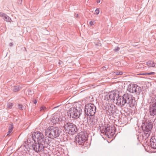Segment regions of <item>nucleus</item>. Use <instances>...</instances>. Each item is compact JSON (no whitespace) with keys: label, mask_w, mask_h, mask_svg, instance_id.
<instances>
[{"label":"nucleus","mask_w":156,"mask_h":156,"mask_svg":"<svg viewBox=\"0 0 156 156\" xmlns=\"http://www.w3.org/2000/svg\"><path fill=\"white\" fill-rule=\"evenodd\" d=\"M13 129V126L12 125L10 124L9 125V131L8 132V134L7 135H9L11 133Z\"/></svg>","instance_id":"obj_19"},{"label":"nucleus","mask_w":156,"mask_h":156,"mask_svg":"<svg viewBox=\"0 0 156 156\" xmlns=\"http://www.w3.org/2000/svg\"><path fill=\"white\" fill-rule=\"evenodd\" d=\"M32 147L33 149L36 152L41 151L44 148V147L42 144L37 143L33 144Z\"/></svg>","instance_id":"obj_11"},{"label":"nucleus","mask_w":156,"mask_h":156,"mask_svg":"<svg viewBox=\"0 0 156 156\" xmlns=\"http://www.w3.org/2000/svg\"><path fill=\"white\" fill-rule=\"evenodd\" d=\"M155 73L154 72H152L151 73H147V75H154Z\"/></svg>","instance_id":"obj_27"},{"label":"nucleus","mask_w":156,"mask_h":156,"mask_svg":"<svg viewBox=\"0 0 156 156\" xmlns=\"http://www.w3.org/2000/svg\"><path fill=\"white\" fill-rule=\"evenodd\" d=\"M137 87L135 84H130L128 86L127 90L130 93H133L136 92Z\"/></svg>","instance_id":"obj_13"},{"label":"nucleus","mask_w":156,"mask_h":156,"mask_svg":"<svg viewBox=\"0 0 156 156\" xmlns=\"http://www.w3.org/2000/svg\"><path fill=\"white\" fill-rule=\"evenodd\" d=\"M115 128L113 126H108L105 128V134L108 137L112 136L115 134Z\"/></svg>","instance_id":"obj_9"},{"label":"nucleus","mask_w":156,"mask_h":156,"mask_svg":"<svg viewBox=\"0 0 156 156\" xmlns=\"http://www.w3.org/2000/svg\"><path fill=\"white\" fill-rule=\"evenodd\" d=\"M119 91L115 90L107 94L105 96L104 100L108 102L112 101L113 102L115 98L119 97Z\"/></svg>","instance_id":"obj_3"},{"label":"nucleus","mask_w":156,"mask_h":156,"mask_svg":"<svg viewBox=\"0 0 156 156\" xmlns=\"http://www.w3.org/2000/svg\"><path fill=\"white\" fill-rule=\"evenodd\" d=\"M153 127V124L151 122H145L142 126L143 130L147 132L151 131Z\"/></svg>","instance_id":"obj_10"},{"label":"nucleus","mask_w":156,"mask_h":156,"mask_svg":"<svg viewBox=\"0 0 156 156\" xmlns=\"http://www.w3.org/2000/svg\"><path fill=\"white\" fill-rule=\"evenodd\" d=\"M22 88V87L21 85L15 86L13 88V91L14 92L18 91Z\"/></svg>","instance_id":"obj_16"},{"label":"nucleus","mask_w":156,"mask_h":156,"mask_svg":"<svg viewBox=\"0 0 156 156\" xmlns=\"http://www.w3.org/2000/svg\"><path fill=\"white\" fill-rule=\"evenodd\" d=\"M45 108H46L45 107H42L41 108L40 110L41 111H44Z\"/></svg>","instance_id":"obj_26"},{"label":"nucleus","mask_w":156,"mask_h":156,"mask_svg":"<svg viewBox=\"0 0 156 156\" xmlns=\"http://www.w3.org/2000/svg\"><path fill=\"white\" fill-rule=\"evenodd\" d=\"M13 105V104L12 103H10L8 104L7 107L9 108H11Z\"/></svg>","instance_id":"obj_21"},{"label":"nucleus","mask_w":156,"mask_h":156,"mask_svg":"<svg viewBox=\"0 0 156 156\" xmlns=\"http://www.w3.org/2000/svg\"><path fill=\"white\" fill-rule=\"evenodd\" d=\"M4 20L5 21L9 22H11L12 20L11 19L6 15L5 16Z\"/></svg>","instance_id":"obj_18"},{"label":"nucleus","mask_w":156,"mask_h":156,"mask_svg":"<svg viewBox=\"0 0 156 156\" xmlns=\"http://www.w3.org/2000/svg\"><path fill=\"white\" fill-rule=\"evenodd\" d=\"M117 103L122 105L127 103L130 107L133 108L135 105V101L131 95L126 94L123 96L122 100L120 99L117 100Z\"/></svg>","instance_id":"obj_1"},{"label":"nucleus","mask_w":156,"mask_h":156,"mask_svg":"<svg viewBox=\"0 0 156 156\" xmlns=\"http://www.w3.org/2000/svg\"><path fill=\"white\" fill-rule=\"evenodd\" d=\"M99 13V10L98 9H97L95 11L94 14L96 15L98 14Z\"/></svg>","instance_id":"obj_23"},{"label":"nucleus","mask_w":156,"mask_h":156,"mask_svg":"<svg viewBox=\"0 0 156 156\" xmlns=\"http://www.w3.org/2000/svg\"><path fill=\"white\" fill-rule=\"evenodd\" d=\"M150 145L152 148L156 149V137L155 136H153L151 139Z\"/></svg>","instance_id":"obj_14"},{"label":"nucleus","mask_w":156,"mask_h":156,"mask_svg":"<svg viewBox=\"0 0 156 156\" xmlns=\"http://www.w3.org/2000/svg\"><path fill=\"white\" fill-rule=\"evenodd\" d=\"M76 18H78L79 17V15L78 14H77L76 15Z\"/></svg>","instance_id":"obj_32"},{"label":"nucleus","mask_w":156,"mask_h":156,"mask_svg":"<svg viewBox=\"0 0 156 156\" xmlns=\"http://www.w3.org/2000/svg\"><path fill=\"white\" fill-rule=\"evenodd\" d=\"M32 138L35 141L42 143L43 140L44 136L40 132H34L32 134Z\"/></svg>","instance_id":"obj_8"},{"label":"nucleus","mask_w":156,"mask_h":156,"mask_svg":"<svg viewBox=\"0 0 156 156\" xmlns=\"http://www.w3.org/2000/svg\"><path fill=\"white\" fill-rule=\"evenodd\" d=\"M58 116L55 115L52 118L51 121L53 124H56L58 123L59 121L62 120V119L58 118Z\"/></svg>","instance_id":"obj_15"},{"label":"nucleus","mask_w":156,"mask_h":156,"mask_svg":"<svg viewBox=\"0 0 156 156\" xmlns=\"http://www.w3.org/2000/svg\"><path fill=\"white\" fill-rule=\"evenodd\" d=\"M101 0H97V2L98 3H99L100 2Z\"/></svg>","instance_id":"obj_30"},{"label":"nucleus","mask_w":156,"mask_h":156,"mask_svg":"<svg viewBox=\"0 0 156 156\" xmlns=\"http://www.w3.org/2000/svg\"><path fill=\"white\" fill-rule=\"evenodd\" d=\"M95 23L96 22L94 20H93L92 21H90L89 22V24L90 26H91L95 24Z\"/></svg>","instance_id":"obj_20"},{"label":"nucleus","mask_w":156,"mask_h":156,"mask_svg":"<svg viewBox=\"0 0 156 156\" xmlns=\"http://www.w3.org/2000/svg\"><path fill=\"white\" fill-rule=\"evenodd\" d=\"M120 48L119 47H117L116 49L115 50V51H117L119 50Z\"/></svg>","instance_id":"obj_28"},{"label":"nucleus","mask_w":156,"mask_h":156,"mask_svg":"<svg viewBox=\"0 0 156 156\" xmlns=\"http://www.w3.org/2000/svg\"><path fill=\"white\" fill-rule=\"evenodd\" d=\"M87 139V134L84 132H81L75 137V141L79 145H83Z\"/></svg>","instance_id":"obj_5"},{"label":"nucleus","mask_w":156,"mask_h":156,"mask_svg":"<svg viewBox=\"0 0 156 156\" xmlns=\"http://www.w3.org/2000/svg\"><path fill=\"white\" fill-rule=\"evenodd\" d=\"M33 102L34 104H36L37 102V101L36 100H34L33 101Z\"/></svg>","instance_id":"obj_29"},{"label":"nucleus","mask_w":156,"mask_h":156,"mask_svg":"<svg viewBox=\"0 0 156 156\" xmlns=\"http://www.w3.org/2000/svg\"><path fill=\"white\" fill-rule=\"evenodd\" d=\"M6 15V14L2 13V12H0V16L2 17H4Z\"/></svg>","instance_id":"obj_25"},{"label":"nucleus","mask_w":156,"mask_h":156,"mask_svg":"<svg viewBox=\"0 0 156 156\" xmlns=\"http://www.w3.org/2000/svg\"><path fill=\"white\" fill-rule=\"evenodd\" d=\"M141 74L142 75H147V73H144L142 74Z\"/></svg>","instance_id":"obj_31"},{"label":"nucleus","mask_w":156,"mask_h":156,"mask_svg":"<svg viewBox=\"0 0 156 156\" xmlns=\"http://www.w3.org/2000/svg\"><path fill=\"white\" fill-rule=\"evenodd\" d=\"M115 73V74L117 75H121L123 74V72L122 71L117 72Z\"/></svg>","instance_id":"obj_22"},{"label":"nucleus","mask_w":156,"mask_h":156,"mask_svg":"<svg viewBox=\"0 0 156 156\" xmlns=\"http://www.w3.org/2000/svg\"><path fill=\"white\" fill-rule=\"evenodd\" d=\"M155 63L153 61H149L147 62V65L149 67H154Z\"/></svg>","instance_id":"obj_17"},{"label":"nucleus","mask_w":156,"mask_h":156,"mask_svg":"<svg viewBox=\"0 0 156 156\" xmlns=\"http://www.w3.org/2000/svg\"><path fill=\"white\" fill-rule=\"evenodd\" d=\"M80 111L74 107H72L67 112L68 115L74 119H77L80 116Z\"/></svg>","instance_id":"obj_7"},{"label":"nucleus","mask_w":156,"mask_h":156,"mask_svg":"<svg viewBox=\"0 0 156 156\" xmlns=\"http://www.w3.org/2000/svg\"><path fill=\"white\" fill-rule=\"evenodd\" d=\"M18 108L20 109L23 110V107L22 105L19 104L18 105Z\"/></svg>","instance_id":"obj_24"},{"label":"nucleus","mask_w":156,"mask_h":156,"mask_svg":"<svg viewBox=\"0 0 156 156\" xmlns=\"http://www.w3.org/2000/svg\"><path fill=\"white\" fill-rule=\"evenodd\" d=\"M149 112L150 115H156V101L150 106Z\"/></svg>","instance_id":"obj_12"},{"label":"nucleus","mask_w":156,"mask_h":156,"mask_svg":"<svg viewBox=\"0 0 156 156\" xmlns=\"http://www.w3.org/2000/svg\"><path fill=\"white\" fill-rule=\"evenodd\" d=\"M96 110V107L93 104H88L85 105V110L88 115H93L95 114Z\"/></svg>","instance_id":"obj_6"},{"label":"nucleus","mask_w":156,"mask_h":156,"mask_svg":"<svg viewBox=\"0 0 156 156\" xmlns=\"http://www.w3.org/2000/svg\"><path fill=\"white\" fill-rule=\"evenodd\" d=\"M60 133L59 129L58 127L50 126L45 130V134L51 138H55L59 136Z\"/></svg>","instance_id":"obj_2"},{"label":"nucleus","mask_w":156,"mask_h":156,"mask_svg":"<svg viewBox=\"0 0 156 156\" xmlns=\"http://www.w3.org/2000/svg\"><path fill=\"white\" fill-rule=\"evenodd\" d=\"M29 91V92H31V90H29V91Z\"/></svg>","instance_id":"obj_33"},{"label":"nucleus","mask_w":156,"mask_h":156,"mask_svg":"<svg viewBox=\"0 0 156 156\" xmlns=\"http://www.w3.org/2000/svg\"><path fill=\"white\" fill-rule=\"evenodd\" d=\"M64 128L66 133L71 135L74 134L77 131L76 126L70 122L66 123L64 125Z\"/></svg>","instance_id":"obj_4"}]
</instances>
